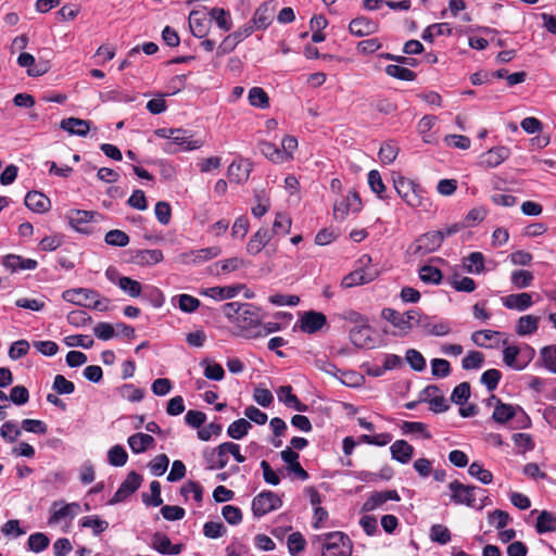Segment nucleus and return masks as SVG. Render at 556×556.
<instances>
[{
  "instance_id": "obj_1",
  "label": "nucleus",
  "mask_w": 556,
  "mask_h": 556,
  "mask_svg": "<svg viewBox=\"0 0 556 556\" xmlns=\"http://www.w3.org/2000/svg\"><path fill=\"white\" fill-rule=\"evenodd\" d=\"M222 312L229 323L244 331L249 338L263 320L262 309L251 303L228 302L222 306Z\"/></svg>"
},
{
  "instance_id": "obj_2",
  "label": "nucleus",
  "mask_w": 556,
  "mask_h": 556,
  "mask_svg": "<svg viewBox=\"0 0 556 556\" xmlns=\"http://www.w3.org/2000/svg\"><path fill=\"white\" fill-rule=\"evenodd\" d=\"M358 262L362 266L349 273L342 278V288L349 289L356 286L366 285L374 281L377 278L378 271L376 269L367 267V264L371 262V257L369 255H363Z\"/></svg>"
},
{
  "instance_id": "obj_3",
  "label": "nucleus",
  "mask_w": 556,
  "mask_h": 556,
  "mask_svg": "<svg viewBox=\"0 0 556 556\" xmlns=\"http://www.w3.org/2000/svg\"><path fill=\"white\" fill-rule=\"evenodd\" d=\"M323 539V555L321 556H350L351 554V540L341 532L334 531L326 533Z\"/></svg>"
},
{
  "instance_id": "obj_4",
  "label": "nucleus",
  "mask_w": 556,
  "mask_h": 556,
  "mask_svg": "<svg viewBox=\"0 0 556 556\" xmlns=\"http://www.w3.org/2000/svg\"><path fill=\"white\" fill-rule=\"evenodd\" d=\"M441 244L442 235L437 231H429L419 236L415 242L408 247L407 253L414 256L422 257L437 251Z\"/></svg>"
},
{
  "instance_id": "obj_5",
  "label": "nucleus",
  "mask_w": 556,
  "mask_h": 556,
  "mask_svg": "<svg viewBox=\"0 0 556 556\" xmlns=\"http://www.w3.org/2000/svg\"><path fill=\"white\" fill-rule=\"evenodd\" d=\"M281 506L282 501L275 492L262 491L252 501V513L254 517L261 518Z\"/></svg>"
},
{
  "instance_id": "obj_6",
  "label": "nucleus",
  "mask_w": 556,
  "mask_h": 556,
  "mask_svg": "<svg viewBox=\"0 0 556 556\" xmlns=\"http://www.w3.org/2000/svg\"><path fill=\"white\" fill-rule=\"evenodd\" d=\"M394 189L409 206L419 207L424 205L421 190L413 181L400 176L394 179Z\"/></svg>"
},
{
  "instance_id": "obj_7",
  "label": "nucleus",
  "mask_w": 556,
  "mask_h": 556,
  "mask_svg": "<svg viewBox=\"0 0 556 556\" xmlns=\"http://www.w3.org/2000/svg\"><path fill=\"white\" fill-rule=\"evenodd\" d=\"M451 491V501L456 505H466L468 507L476 506V491H481L476 485H466L458 480L448 483Z\"/></svg>"
},
{
  "instance_id": "obj_8",
  "label": "nucleus",
  "mask_w": 556,
  "mask_h": 556,
  "mask_svg": "<svg viewBox=\"0 0 556 556\" xmlns=\"http://www.w3.org/2000/svg\"><path fill=\"white\" fill-rule=\"evenodd\" d=\"M179 129V135L175 134L172 137L170 141H167L163 150L166 153H177L178 151H192L201 148L203 146L202 140H192L191 136L188 135V131L181 128Z\"/></svg>"
},
{
  "instance_id": "obj_9",
  "label": "nucleus",
  "mask_w": 556,
  "mask_h": 556,
  "mask_svg": "<svg viewBox=\"0 0 556 556\" xmlns=\"http://www.w3.org/2000/svg\"><path fill=\"white\" fill-rule=\"evenodd\" d=\"M381 315L394 327L404 331H408L415 326L416 318L418 316V309H410L405 314H401L393 308L387 307L382 309Z\"/></svg>"
},
{
  "instance_id": "obj_10",
  "label": "nucleus",
  "mask_w": 556,
  "mask_h": 556,
  "mask_svg": "<svg viewBox=\"0 0 556 556\" xmlns=\"http://www.w3.org/2000/svg\"><path fill=\"white\" fill-rule=\"evenodd\" d=\"M142 477L136 471H130L126 479L121 483L109 504L114 505L125 501L128 496L135 493L141 485Z\"/></svg>"
},
{
  "instance_id": "obj_11",
  "label": "nucleus",
  "mask_w": 556,
  "mask_h": 556,
  "mask_svg": "<svg viewBox=\"0 0 556 556\" xmlns=\"http://www.w3.org/2000/svg\"><path fill=\"white\" fill-rule=\"evenodd\" d=\"M151 546L162 555H179L185 545L181 543L173 544L167 534L155 532L151 538Z\"/></svg>"
},
{
  "instance_id": "obj_12",
  "label": "nucleus",
  "mask_w": 556,
  "mask_h": 556,
  "mask_svg": "<svg viewBox=\"0 0 556 556\" xmlns=\"http://www.w3.org/2000/svg\"><path fill=\"white\" fill-rule=\"evenodd\" d=\"M372 328L369 321L354 326L350 330V340L352 344L358 349H367L374 345V339L371 338Z\"/></svg>"
},
{
  "instance_id": "obj_13",
  "label": "nucleus",
  "mask_w": 556,
  "mask_h": 556,
  "mask_svg": "<svg viewBox=\"0 0 556 556\" xmlns=\"http://www.w3.org/2000/svg\"><path fill=\"white\" fill-rule=\"evenodd\" d=\"M517 409L522 413L525 421H526V424L522 425L521 427L522 428L529 427L530 426V418L523 412V409L520 406L515 407V406H513L510 404H505V403H503L501 401H497V404H496V406L494 408L492 418L497 424H502V425L506 424L508 420H510L516 415V410Z\"/></svg>"
},
{
  "instance_id": "obj_14",
  "label": "nucleus",
  "mask_w": 556,
  "mask_h": 556,
  "mask_svg": "<svg viewBox=\"0 0 556 556\" xmlns=\"http://www.w3.org/2000/svg\"><path fill=\"white\" fill-rule=\"evenodd\" d=\"M99 293L91 289L77 288L68 289L62 293V299L68 303L88 307L90 300H94Z\"/></svg>"
},
{
  "instance_id": "obj_15",
  "label": "nucleus",
  "mask_w": 556,
  "mask_h": 556,
  "mask_svg": "<svg viewBox=\"0 0 556 556\" xmlns=\"http://www.w3.org/2000/svg\"><path fill=\"white\" fill-rule=\"evenodd\" d=\"M401 500L397 491L395 490H386L374 492L365 501L362 506L363 511H372L379 507H381L388 501L399 502Z\"/></svg>"
},
{
  "instance_id": "obj_16",
  "label": "nucleus",
  "mask_w": 556,
  "mask_h": 556,
  "mask_svg": "<svg viewBox=\"0 0 556 556\" xmlns=\"http://www.w3.org/2000/svg\"><path fill=\"white\" fill-rule=\"evenodd\" d=\"M349 30L353 36L366 37L377 33L379 30V24L366 16H359L350 22Z\"/></svg>"
},
{
  "instance_id": "obj_17",
  "label": "nucleus",
  "mask_w": 556,
  "mask_h": 556,
  "mask_svg": "<svg viewBox=\"0 0 556 556\" xmlns=\"http://www.w3.org/2000/svg\"><path fill=\"white\" fill-rule=\"evenodd\" d=\"M510 156V149L504 146H498L490 149L481 155L480 165L486 168H494L501 165Z\"/></svg>"
},
{
  "instance_id": "obj_18",
  "label": "nucleus",
  "mask_w": 556,
  "mask_h": 556,
  "mask_svg": "<svg viewBox=\"0 0 556 556\" xmlns=\"http://www.w3.org/2000/svg\"><path fill=\"white\" fill-rule=\"evenodd\" d=\"M327 323L325 314L315 311L305 312L301 318L300 328L305 333L319 331Z\"/></svg>"
},
{
  "instance_id": "obj_19",
  "label": "nucleus",
  "mask_w": 556,
  "mask_h": 556,
  "mask_svg": "<svg viewBox=\"0 0 556 556\" xmlns=\"http://www.w3.org/2000/svg\"><path fill=\"white\" fill-rule=\"evenodd\" d=\"M222 253L219 247H210L200 250L190 251L181 254L182 263L186 264H201L217 257Z\"/></svg>"
},
{
  "instance_id": "obj_20",
  "label": "nucleus",
  "mask_w": 556,
  "mask_h": 556,
  "mask_svg": "<svg viewBox=\"0 0 556 556\" xmlns=\"http://www.w3.org/2000/svg\"><path fill=\"white\" fill-rule=\"evenodd\" d=\"M163 252L159 249L131 251L130 262L139 266H152L163 261Z\"/></svg>"
},
{
  "instance_id": "obj_21",
  "label": "nucleus",
  "mask_w": 556,
  "mask_h": 556,
  "mask_svg": "<svg viewBox=\"0 0 556 556\" xmlns=\"http://www.w3.org/2000/svg\"><path fill=\"white\" fill-rule=\"evenodd\" d=\"M252 164L248 160L233 161L228 167L230 182L241 184L249 179Z\"/></svg>"
},
{
  "instance_id": "obj_22",
  "label": "nucleus",
  "mask_w": 556,
  "mask_h": 556,
  "mask_svg": "<svg viewBox=\"0 0 556 556\" xmlns=\"http://www.w3.org/2000/svg\"><path fill=\"white\" fill-rule=\"evenodd\" d=\"M503 305L508 309L523 312L532 306L533 301L530 293H514L502 298Z\"/></svg>"
},
{
  "instance_id": "obj_23",
  "label": "nucleus",
  "mask_w": 556,
  "mask_h": 556,
  "mask_svg": "<svg viewBox=\"0 0 556 556\" xmlns=\"http://www.w3.org/2000/svg\"><path fill=\"white\" fill-rule=\"evenodd\" d=\"M60 126L63 130L70 132L71 135L86 137L87 134L90 131L91 122L76 117H68L62 119Z\"/></svg>"
},
{
  "instance_id": "obj_24",
  "label": "nucleus",
  "mask_w": 556,
  "mask_h": 556,
  "mask_svg": "<svg viewBox=\"0 0 556 556\" xmlns=\"http://www.w3.org/2000/svg\"><path fill=\"white\" fill-rule=\"evenodd\" d=\"M277 395L280 402H282L287 407L293 408L298 412H307L308 406L304 403H302L296 395L292 393V387L291 386H281L278 391Z\"/></svg>"
},
{
  "instance_id": "obj_25",
  "label": "nucleus",
  "mask_w": 556,
  "mask_h": 556,
  "mask_svg": "<svg viewBox=\"0 0 556 556\" xmlns=\"http://www.w3.org/2000/svg\"><path fill=\"white\" fill-rule=\"evenodd\" d=\"M274 11L275 8L270 5V3L266 2L261 4L256 9L251 24L254 26V28L266 29L273 21Z\"/></svg>"
},
{
  "instance_id": "obj_26",
  "label": "nucleus",
  "mask_w": 556,
  "mask_h": 556,
  "mask_svg": "<svg viewBox=\"0 0 556 556\" xmlns=\"http://www.w3.org/2000/svg\"><path fill=\"white\" fill-rule=\"evenodd\" d=\"M391 456L401 464L410 462L414 455V447L405 440H396L390 446Z\"/></svg>"
},
{
  "instance_id": "obj_27",
  "label": "nucleus",
  "mask_w": 556,
  "mask_h": 556,
  "mask_svg": "<svg viewBox=\"0 0 556 556\" xmlns=\"http://www.w3.org/2000/svg\"><path fill=\"white\" fill-rule=\"evenodd\" d=\"M271 232L265 228H260L249 240L247 251L249 254L255 255L260 253L266 244L271 240Z\"/></svg>"
},
{
  "instance_id": "obj_28",
  "label": "nucleus",
  "mask_w": 556,
  "mask_h": 556,
  "mask_svg": "<svg viewBox=\"0 0 556 556\" xmlns=\"http://www.w3.org/2000/svg\"><path fill=\"white\" fill-rule=\"evenodd\" d=\"M25 205L35 213H45L50 207V199L39 191H29L25 197Z\"/></svg>"
},
{
  "instance_id": "obj_29",
  "label": "nucleus",
  "mask_w": 556,
  "mask_h": 556,
  "mask_svg": "<svg viewBox=\"0 0 556 556\" xmlns=\"http://www.w3.org/2000/svg\"><path fill=\"white\" fill-rule=\"evenodd\" d=\"M127 442L132 453L140 454L153 447L155 440L148 433L138 432L130 435Z\"/></svg>"
},
{
  "instance_id": "obj_30",
  "label": "nucleus",
  "mask_w": 556,
  "mask_h": 556,
  "mask_svg": "<svg viewBox=\"0 0 556 556\" xmlns=\"http://www.w3.org/2000/svg\"><path fill=\"white\" fill-rule=\"evenodd\" d=\"M7 268L11 269L12 271L17 270H33L37 267L38 263L37 261L33 258H24L21 255L16 254H9L4 257L2 263Z\"/></svg>"
},
{
  "instance_id": "obj_31",
  "label": "nucleus",
  "mask_w": 556,
  "mask_h": 556,
  "mask_svg": "<svg viewBox=\"0 0 556 556\" xmlns=\"http://www.w3.org/2000/svg\"><path fill=\"white\" fill-rule=\"evenodd\" d=\"M189 27L192 35L197 38H204L208 33V24L205 15L199 11H191L189 14Z\"/></svg>"
},
{
  "instance_id": "obj_32",
  "label": "nucleus",
  "mask_w": 556,
  "mask_h": 556,
  "mask_svg": "<svg viewBox=\"0 0 556 556\" xmlns=\"http://www.w3.org/2000/svg\"><path fill=\"white\" fill-rule=\"evenodd\" d=\"M229 462V452H227L226 442L219 444L211 457L207 458L208 469H223Z\"/></svg>"
},
{
  "instance_id": "obj_33",
  "label": "nucleus",
  "mask_w": 556,
  "mask_h": 556,
  "mask_svg": "<svg viewBox=\"0 0 556 556\" xmlns=\"http://www.w3.org/2000/svg\"><path fill=\"white\" fill-rule=\"evenodd\" d=\"M540 317L533 315L521 316L516 326V333L525 337L533 334L538 331Z\"/></svg>"
},
{
  "instance_id": "obj_34",
  "label": "nucleus",
  "mask_w": 556,
  "mask_h": 556,
  "mask_svg": "<svg viewBox=\"0 0 556 556\" xmlns=\"http://www.w3.org/2000/svg\"><path fill=\"white\" fill-rule=\"evenodd\" d=\"M535 530L540 534L556 531V513L542 510L538 516Z\"/></svg>"
},
{
  "instance_id": "obj_35",
  "label": "nucleus",
  "mask_w": 556,
  "mask_h": 556,
  "mask_svg": "<svg viewBox=\"0 0 556 556\" xmlns=\"http://www.w3.org/2000/svg\"><path fill=\"white\" fill-rule=\"evenodd\" d=\"M521 353V349L516 345L506 346L503 350V361L508 366L516 370H522L527 366V362H521L518 356Z\"/></svg>"
},
{
  "instance_id": "obj_36",
  "label": "nucleus",
  "mask_w": 556,
  "mask_h": 556,
  "mask_svg": "<svg viewBox=\"0 0 556 556\" xmlns=\"http://www.w3.org/2000/svg\"><path fill=\"white\" fill-rule=\"evenodd\" d=\"M258 148L261 153L269 161L275 163L286 162V152L281 151L275 143L261 141Z\"/></svg>"
},
{
  "instance_id": "obj_37",
  "label": "nucleus",
  "mask_w": 556,
  "mask_h": 556,
  "mask_svg": "<svg viewBox=\"0 0 556 556\" xmlns=\"http://www.w3.org/2000/svg\"><path fill=\"white\" fill-rule=\"evenodd\" d=\"M463 266L467 273L481 274L484 270V256L481 252H472L464 257Z\"/></svg>"
},
{
  "instance_id": "obj_38",
  "label": "nucleus",
  "mask_w": 556,
  "mask_h": 556,
  "mask_svg": "<svg viewBox=\"0 0 556 556\" xmlns=\"http://www.w3.org/2000/svg\"><path fill=\"white\" fill-rule=\"evenodd\" d=\"M453 34V28L450 26L448 23H437L428 26L424 29L421 34V38L425 41L432 42L434 36H451Z\"/></svg>"
},
{
  "instance_id": "obj_39",
  "label": "nucleus",
  "mask_w": 556,
  "mask_h": 556,
  "mask_svg": "<svg viewBox=\"0 0 556 556\" xmlns=\"http://www.w3.org/2000/svg\"><path fill=\"white\" fill-rule=\"evenodd\" d=\"M240 287L228 286V287H213L206 289L203 294L215 299V300H227L235 298L239 292Z\"/></svg>"
},
{
  "instance_id": "obj_40",
  "label": "nucleus",
  "mask_w": 556,
  "mask_h": 556,
  "mask_svg": "<svg viewBox=\"0 0 556 556\" xmlns=\"http://www.w3.org/2000/svg\"><path fill=\"white\" fill-rule=\"evenodd\" d=\"M208 15L214 20L217 26L224 30L229 31L232 27L230 13L223 8H213L210 10Z\"/></svg>"
},
{
  "instance_id": "obj_41",
  "label": "nucleus",
  "mask_w": 556,
  "mask_h": 556,
  "mask_svg": "<svg viewBox=\"0 0 556 556\" xmlns=\"http://www.w3.org/2000/svg\"><path fill=\"white\" fill-rule=\"evenodd\" d=\"M419 278L427 285H440L443 274L438 267L424 265L419 268Z\"/></svg>"
},
{
  "instance_id": "obj_42",
  "label": "nucleus",
  "mask_w": 556,
  "mask_h": 556,
  "mask_svg": "<svg viewBox=\"0 0 556 556\" xmlns=\"http://www.w3.org/2000/svg\"><path fill=\"white\" fill-rule=\"evenodd\" d=\"M252 428L250 421L240 418L231 422L227 429V434L233 440H241Z\"/></svg>"
},
{
  "instance_id": "obj_43",
  "label": "nucleus",
  "mask_w": 556,
  "mask_h": 556,
  "mask_svg": "<svg viewBox=\"0 0 556 556\" xmlns=\"http://www.w3.org/2000/svg\"><path fill=\"white\" fill-rule=\"evenodd\" d=\"M386 73L391 77L405 81L415 80L417 77V74L415 72L399 64L388 65L386 67Z\"/></svg>"
},
{
  "instance_id": "obj_44",
  "label": "nucleus",
  "mask_w": 556,
  "mask_h": 556,
  "mask_svg": "<svg viewBox=\"0 0 556 556\" xmlns=\"http://www.w3.org/2000/svg\"><path fill=\"white\" fill-rule=\"evenodd\" d=\"M204 367V377L210 380L220 381L225 377V370L222 365L211 362L207 358L200 363Z\"/></svg>"
},
{
  "instance_id": "obj_45",
  "label": "nucleus",
  "mask_w": 556,
  "mask_h": 556,
  "mask_svg": "<svg viewBox=\"0 0 556 556\" xmlns=\"http://www.w3.org/2000/svg\"><path fill=\"white\" fill-rule=\"evenodd\" d=\"M93 216L94 213L92 211L73 210L68 213L70 224L79 231L83 230L80 226L89 223Z\"/></svg>"
},
{
  "instance_id": "obj_46",
  "label": "nucleus",
  "mask_w": 556,
  "mask_h": 556,
  "mask_svg": "<svg viewBox=\"0 0 556 556\" xmlns=\"http://www.w3.org/2000/svg\"><path fill=\"white\" fill-rule=\"evenodd\" d=\"M117 286L131 298H138L142 292L140 282L130 277L123 276L118 278Z\"/></svg>"
},
{
  "instance_id": "obj_47",
  "label": "nucleus",
  "mask_w": 556,
  "mask_h": 556,
  "mask_svg": "<svg viewBox=\"0 0 556 556\" xmlns=\"http://www.w3.org/2000/svg\"><path fill=\"white\" fill-rule=\"evenodd\" d=\"M250 104L261 109H267L269 106V98L265 90L261 87H253L249 91Z\"/></svg>"
},
{
  "instance_id": "obj_48",
  "label": "nucleus",
  "mask_w": 556,
  "mask_h": 556,
  "mask_svg": "<svg viewBox=\"0 0 556 556\" xmlns=\"http://www.w3.org/2000/svg\"><path fill=\"white\" fill-rule=\"evenodd\" d=\"M128 454L122 445H114L108 452V462L115 467H122L127 463Z\"/></svg>"
},
{
  "instance_id": "obj_49",
  "label": "nucleus",
  "mask_w": 556,
  "mask_h": 556,
  "mask_svg": "<svg viewBox=\"0 0 556 556\" xmlns=\"http://www.w3.org/2000/svg\"><path fill=\"white\" fill-rule=\"evenodd\" d=\"M368 185L379 199L386 200L388 198L383 194L386 191V186L382 181L380 173L377 169H372L368 173Z\"/></svg>"
},
{
  "instance_id": "obj_50",
  "label": "nucleus",
  "mask_w": 556,
  "mask_h": 556,
  "mask_svg": "<svg viewBox=\"0 0 556 556\" xmlns=\"http://www.w3.org/2000/svg\"><path fill=\"white\" fill-rule=\"evenodd\" d=\"M468 473L483 484H490L493 480L492 472L488 469H484L483 466L478 462H473L469 466Z\"/></svg>"
},
{
  "instance_id": "obj_51",
  "label": "nucleus",
  "mask_w": 556,
  "mask_h": 556,
  "mask_svg": "<svg viewBox=\"0 0 556 556\" xmlns=\"http://www.w3.org/2000/svg\"><path fill=\"white\" fill-rule=\"evenodd\" d=\"M104 241L109 245L123 248L129 243V236L122 230L113 229L106 232Z\"/></svg>"
},
{
  "instance_id": "obj_52",
  "label": "nucleus",
  "mask_w": 556,
  "mask_h": 556,
  "mask_svg": "<svg viewBox=\"0 0 556 556\" xmlns=\"http://www.w3.org/2000/svg\"><path fill=\"white\" fill-rule=\"evenodd\" d=\"M81 527L91 528L94 535H99L109 528L105 520L100 519L98 516H86L81 519Z\"/></svg>"
},
{
  "instance_id": "obj_53",
  "label": "nucleus",
  "mask_w": 556,
  "mask_h": 556,
  "mask_svg": "<svg viewBox=\"0 0 556 556\" xmlns=\"http://www.w3.org/2000/svg\"><path fill=\"white\" fill-rule=\"evenodd\" d=\"M540 354L544 367L551 372L556 374V345L544 346Z\"/></svg>"
},
{
  "instance_id": "obj_54",
  "label": "nucleus",
  "mask_w": 556,
  "mask_h": 556,
  "mask_svg": "<svg viewBox=\"0 0 556 556\" xmlns=\"http://www.w3.org/2000/svg\"><path fill=\"white\" fill-rule=\"evenodd\" d=\"M49 538L41 532L30 534L27 542L29 549L35 553L45 551L49 546Z\"/></svg>"
},
{
  "instance_id": "obj_55",
  "label": "nucleus",
  "mask_w": 556,
  "mask_h": 556,
  "mask_svg": "<svg viewBox=\"0 0 556 556\" xmlns=\"http://www.w3.org/2000/svg\"><path fill=\"white\" fill-rule=\"evenodd\" d=\"M533 278L534 277L531 271L519 269L511 273L510 280L516 288L523 289L532 283Z\"/></svg>"
},
{
  "instance_id": "obj_56",
  "label": "nucleus",
  "mask_w": 556,
  "mask_h": 556,
  "mask_svg": "<svg viewBox=\"0 0 556 556\" xmlns=\"http://www.w3.org/2000/svg\"><path fill=\"white\" fill-rule=\"evenodd\" d=\"M484 363V356L479 351H470L462 361L465 370L479 369Z\"/></svg>"
},
{
  "instance_id": "obj_57",
  "label": "nucleus",
  "mask_w": 556,
  "mask_h": 556,
  "mask_svg": "<svg viewBox=\"0 0 556 556\" xmlns=\"http://www.w3.org/2000/svg\"><path fill=\"white\" fill-rule=\"evenodd\" d=\"M405 359L409 364L412 369L416 371H422L426 368L425 357L419 351L415 349H409L406 351Z\"/></svg>"
},
{
  "instance_id": "obj_58",
  "label": "nucleus",
  "mask_w": 556,
  "mask_h": 556,
  "mask_svg": "<svg viewBox=\"0 0 556 556\" xmlns=\"http://www.w3.org/2000/svg\"><path fill=\"white\" fill-rule=\"evenodd\" d=\"M21 433L17 424L12 420L5 421L0 428V435L10 443L15 442Z\"/></svg>"
},
{
  "instance_id": "obj_59",
  "label": "nucleus",
  "mask_w": 556,
  "mask_h": 556,
  "mask_svg": "<svg viewBox=\"0 0 556 556\" xmlns=\"http://www.w3.org/2000/svg\"><path fill=\"white\" fill-rule=\"evenodd\" d=\"M401 430L404 434L409 433H420L425 439H430L431 434L427 430V426L424 422L419 421H403L401 425Z\"/></svg>"
},
{
  "instance_id": "obj_60",
  "label": "nucleus",
  "mask_w": 556,
  "mask_h": 556,
  "mask_svg": "<svg viewBox=\"0 0 556 556\" xmlns=\"http://www.w3.org/2000/svg\"><path fill=\"white\" fill-rule=\"evenodd\" d=\"M430 539L439 544H447L451 541V532L443 525H433L430 529Z\"/></svg>"
},
{
  "instance_id": "obj_61",
  "label": "nucleus",
  "mask_w": 556,
  "mask_h": 556,
  "mask_svg": "<svg viewBox=\"0 0 556 556\" xmlns=\"http://www.w3.org/2000/svg\"><path fill=\"white\" fill-rule=\"evenodd\" d=\"M470 396L469 382H462L456 386L452 392L451 401L457 405H463Z\"/></svg>"
},
{
  "instance_id": "obj_62",
  "label": "nucleus",
  "mask_w": 556,
  "mask_h": 556,
  "mask_svg": "<svg viewBox=\"0 0 556 556\" xmlns=\"http://www.w3.org/2000/svg\"><path fill=\"white\" fill-rule=\"evenodd\" d=\"M142 296L144 300L149 301L154 307H161L165 302L162 291L153 286H147Z\"/></svg>"
},
{
  "instance_id": "obj_63",
  "label": "nucleus",
  "mask_w": 556,
  "mask_h": 556,
  "mask_svg": "<svg viewBox=\"0 0 556 556\" xmlns=\"http://www.w3.org/2000/svg\"><path fill=\"white\" fill-rule=\"evenodd\" d=\"M169 458L165 454L156 455L150 463L149 468L154 476H162L167 470Z\"/></svg>"
},
{
  "instance_id": "obj_64",
  "label": "nucleus",
  "mask_w": 556,
  "mask_h": 556,
  "mask_svg": "<svg viewBox=\"0 0 556 556\" xmlns=\"http://www.w3.org/2000/svg\"><path fill=\"white\" fill-rule=\"evenodd\" d=\"M52 389L58 394H72L75 391V384L62 375H56L53 380Z\"/></svg>"
}]
</instances>
